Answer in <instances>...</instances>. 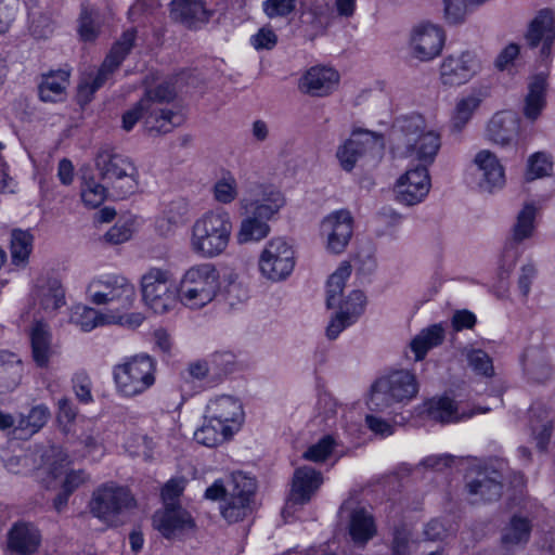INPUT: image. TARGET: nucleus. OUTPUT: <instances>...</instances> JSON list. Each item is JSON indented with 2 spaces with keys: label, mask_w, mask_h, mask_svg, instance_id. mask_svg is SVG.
<instances>
[{
  "label": "nucleus",
  "mask_w": 555,
  "mask_h": 555,
  "mask_svg": "<svg viewBox=\"0 0 555 555\" xmlns=\"http://www.w3.org/2000/svg\"><path fill=\"white\" fill-rule=\"evenodd\" d=\"M399 128L403 135L405 156L420 162V165L406 170L399 179L408 182V188L415 186L414 194L409 193L406 189L402 192L403 204L412 206L421 203L429 192L428 166L435 162L441 140L439 133L426 129L425 120L420 115L404 117L399 121Z\"/></svg>",
  "instance_id": "nucleus-1"
},
{
  "label": "nucleus",
  "mask_w": 555,
  "mask_h": 555,
  "mask_svg": "<svg viewBox=\"0 0 555 555\" xmlns=\"http://www.w3.org/2000/svg\"><path fill=\"white\" fill-rule=\"evenodd\" d=\"M285 205L282 192L271 184L249 182L245 185L240 206L245 217L241 220L236 234L238 244L260 242L270 232V221L274 220Z\"/></svg>",
  "instance_id": "nucleus-2"
},
{
  "label": "nucleus",
  "mask_w": 555,
  "mask_h": 555,
  "mask_svg": "<svg viewBox=\"0 0 555 555\" xmlns=\"http://www.w3.org/2000/svg\"><path fill=\"white\" fill-rule=\"evenodd\" d=\"M233 224L222 208L209 210L192 227L191 249L203 258H215L228 248Z\"/></svg>",
  "instance_id": "nucleus-3"
},
{
  "label": "nucleus",
  "mask_w": 555,
  "mask_h": 555,
  "mask_svg": "<svg viewBox=\"0 0 555 555\" xmlns=\"http://www.w3.org/2000/svg\"><path fill=\"white\" fill-rule=\"evenodd\" d=\"M94 162L101 181L112 189L113 196L126 198L137 192L139 171L129 157L111 147H101Z\"/></svg>",
  "instance_id": "nucleus-4"
},
{
  "label": "nucleus",
  "mask_w": 555,
  "mask_h": 555,
  "mask_svg": "<svg viewBox=\"0 0 555 555\" xmlns=\"http://www.w3.org/2000/svg\"><path fill=\"white\" fill-rule=\"evenodd\" d=\"M255 491L254 478L243 473H235L228 487H224L221 480H216L206 489L205 498L212 501L225 499L221 514L229 522H236L251 512L250 502Z\"/></svg>",
  "instance_id": "nucleus-5"
},
{
  "label": "nucleus",
  "mask_w": 555,
  "mask_h": 555,
  "mask_svg": "<svg viewBox=\"0 0 555 555\" xmlns=\"http://www.w3.org/2000/svg\"><path fill=\"white\" fill-rule=\"evenodd\" d=\"M417 392L414 374L406 370L395 371L372 385L367 406L371 411L384 412L396 403H408Z\"/></svg>",
  "instance_id": "nucleus-6"
},
{
  "label": "nucleus",
  "mask_w": 555,
  "mask_h": 555,
  "mask_svg": "<svg viewBox=\"0 0 555 555\" xmlns=\"http://www.w3.org/2000/svg\"><path fill=\"white\" fill-rule=\"evenodd\" d=\"M219 272L212 263H199L184 273L179 285L180 301L198 309L209 304L219 289Z\"/></svg>",
  "instance_id": "nucleus-7"
},
{
  "label": "nucleus",
  "mask_w": 555,
  "mask_h": 555,
  "mask_svg": "<svg viewBox=\"0 0 555 555\" xmlns=\"http://www.w3.org/2000/svg\"><path fill=\"white\" fill-rule=\"evenodd\" d=\"M155 363L147 354H139L114 367V380L126 397L143 393L155 383Z\"/></svg>",
  "instance_id": "nucleus-8"
},
{
  "label": "nucleus",
  "mask_w": 555,
  "mask_h": 555,
  "mask_svg": "<svg viewBox=\"0 0 555 555\" xmlns=\"http://www.w3.org/2000/svg\"><path fill=\"white\" fill-rule=\"evenodd\" d=\"M384 147L382 135L367 130H358L337 147L336 157L340 167L349 172L359 162L380 159Z\"/></svg>",
  "instance_id": "nucleus-9"
},
{
  "label": "nucleus",
  "mask_w": 555,
  "mask_h": 555,
  "mask_svg": "<svg viewBox=\"0 0 555 555\" xmlns=\"http://www.w3.org/2000/svg\"><path fill=\"white\" fill-rule=\"evenodd\" d=\"M134 40V29H129L121 35L120 39L113 46L109 53L104 59L96 74L93 77L89 76L79 83V101L83 103L91 101L92 95L105 85V82L112 77L113 73L120 66L122 61L129 54Z\"/></svg>",
  "instance_id": "nucleus-10"
},
{
  "label": "nucleus",
  "mask_w": 555,
  "mask_h": 555,
  "mask_svg": "<svg viewBox=\"0 0 555 555\" xmlns=\"http://www.w3.org/2000/svg\"><path fill=\"white\" fill-rule=\"evenodd\" d=\"M91 302L101 305H116V311L129 310L135 300L134 286L121 275L106 274L94 279L88 286Z\"/></svg>",
  "instance_id": "nucleus-11"
},
{
  "label": "nucleus",
  "mask_w": 555,
  "mask_h": 555,
  "mask_svg": "<svg viewBox=\"0 0 555 555\" xmlns=\"http://www.w3.org/2000/svg\"><path fill=\"white\" fill-rule=\"evenodd\" d=\"M142 296L155 313L163 314L176 307L179 287L168 271L154 268L142 278Z\"/></svg>",
  "instance_id": "nucleus-12"
},
{
  "label": "nucleus",
  "mask_w": 555,
  "mask_h": 555,
  "mask_svg": "<svg viewBox=\"0 0 555 555\" xmlns=\"http://www.w3.org/2000/svg\"><path fill=\"white\" fill-rule=\"evenodd\" d=\"M258 266L261 275L267 280L284 281L295 268V251L285 238L273 237L262 249Z\"/></svg>",
  "instance_id": "nucleus-13"
},
{
  "label": "nucleus",
  "mask_w": 555,
  "mask_h": 555,
  "mask_svg": "<svg viewBox=\"0 0 555 555\" xmlns=\"http://www.w3.org/2000/svg\"><path fill=\"white\" fill-rule=\"evenodd\" d=\"M133 505L134 499L129 489L113 482L95 490L90 502L91 513L109 525H114L116 517Z\"/></svg>",
  "instance_id": "nucleus-14"
},
{
  "label": "nucleus",
  "mask_w": 555,
  "mask_h": 555,
  "mask_svg": "<svg viewBox=\"0 0 555 555\" xmlns=\"http://www.w3.org/2000/svg\"><path fill=\"white\" fill-rule=\"evenodd\" d=\"M176 95L173 83L165 81L155 88L146 89L141 98L143 104L147 105L151 111L156 112L155 115L160 122L158 133H168L182 122V117L178 113L163 107L164 104L172 102Z\"/></svg>",
  "instance_id": "nucleus-15"
},
{
  "label": "nucleus",
  "mask_w": 555,
  "mask_h": 555,
  "mask_svg": "<svg viewBox=\"0 0 555 555\" xmlns=\"http://www.w3.org/2000/svg\"><path fill=\"white\" fill-rule=\"evenodd\" d=\"M525 39L530 49L540 47L538 57L541 62L550 60L555 41V17L552 10L543 9L538 12L529 24Z\"/></svg>",
  "instance_id": "nucleus-16"
},
{
  "label": "nucleus",
  "mask_w": 555,
  "mask_h": 555,
  "mask_svg": "<svg viewBox=\"0 0 555 555\" xmlns=\"http://www.w3.org/2000/svg\"><path fill=\"white\" fill-rule=\"evenodd\" d=\"M446 40L442 28L431 23H422L415 26L410 37L412 55L428 62L440 55Z\"/></svg>",
  "instance_id": "nucleus-17"
},
{
  "label": "nucleus",
  "mask_w": 555,
  "mask_h": 555,
  "mask_svg": "<svg viewBox=\"0 0 555 555\" xmlns=\"http://www.w3.org/2000/svg\"><path fill=\"white\" fill-rule=\"evenodd\" d=\"M480 68L481 62L473 51H464L456 56L449 55L440 65V80L444 86H461L469 81Z\"/></svg>",
  "instance_id": "nucleus-18"
},
{
  "label": "nucleus",
  "mask_w": 555,
  "mask_h": 555,
  "mask_svg": "<svg viewBox=\"0 0 555 555\" xmlns=\"http://www.w3.org/2000/svg\"><path fill=\"white\" fill-rule=\"evenodd\" d=\"M353 218L348 210H337L325 217L321 223V232L327 238V249L333 254H341L349 244L353 233Z\"/></svg>",
  "instance_id": "nucleus-19"
},
{
  "label": "nucleus",
  "mask_w": 555,
  "mask_h": 555,
  "mask_svg": "<svg viewBox=\"0 0 555 555\" xmlns=\"http://www.w3.org/2000/svg\"><path fill=\"white\" fill-rule=\"evenodd\" d=\"M488 411V408L468 409L457 404L448 397L434 398L426 403L427 416L440 424L466 421L477 413H486Z\"/></svg>",
  "instance_id": "nucleus-20"
},
{
  "label": "nucleus",
  "mask_w": 555,
  "mask_h": 555,
  "mask_svg": "<svg viewBox=\"0 0 555 555\" xmlns=\"http://www.w3.org/2000/svg\"><path fill=\"white\" fill-rule=\"evenodd\" d=\"M206 418L217 421L216 425H230L237 431L244 421L243 405L232 396H220L210 400L206 406Z\"/></svg>",
  "instance_id": "nucleus-21"
},
{
  "label": "nucleus",
  "mask_w": 555,
  "mask_h": 555,
  "mask_svg": "<svg viewBox=\"0 0 555 555\" xmlns=\"http://www.w3.org/2000/svg\"><path fill=\"white\" fill-rule=\"evenodd\" d=\"M503 464L500 467L487 466L466 483L469 495H479L480 500L491 502L498 500L503 490Z\"/></svg>",
  "instance_id": "nucleus-22"
},
{
  "label": "nucleus",
  "mask_w": 555,
  "mask_h": 555,
  "mask_svg": "<svg viewBox=\"0 0 555 555\" xmlns=\"http://www.w3.org/2000/svg\"><path fill=\"white\" fill-rule=\"evenodd\" d=\"M474 164L477 167V184L480 191L491 193L504 185V169L493 153L488 150L478 152Z\"/></svg>",
  "instance_id": "nucleus-23"
},
{
  "label": "nucleus",
  "mask_w": 555,
  "mask_h": 555,
  "mask_svg": "<svg viewBox=\"0 0 555 555\" xmlns=\"http://www.w3.org/2000/svg\"><path fill=\"white\" fill-rule=\"evenodd\" d=\"M555 423V404L535 402L529 410V426L532 439L540 451H545Z\"/></svg>",
  "instance_id": "nucleus-24"
},
{
  "label": "nucleus",
  "mask_w": 555,
  "mask_h": 555,
  "mask_svg": "<svg viewBox=\"0 0 555 555\" xmlns=\"http://www.w3.org/2000/svg\"><path fill=\"white\" fill-rule=\"evenodd\" d=\"M535 211L533 204H526L517 215L516 222L512 228V236L506 241L503 249V257L504 259L511 258V266L519 256L517 245L533 234Z\"/></svg>",
  "instance_id": "nucleus-25"
},
{
  "label": "nucleus",
  "mask_w": 555,
  "mask_h": 555,
  "mask_svg": "<svg viewBox=\"0 0 555 555\" xmlns=\"http://www.w3.org/2000/svg\"><path fill=\"white\" fill-rule=\"evenodd\" d=\"M41 534L30 522L16 521L7 534L8 548L20 555H33L39 548Z\"/></svg>",
  "instance_id": "nucleus-26"
},
{
  "label": "nucleus",
  "mask_w": 555,
  "mask_h": 555,
  "mask_svg": "<svg viewBox=\"0 0 555 555\" xmlns=\"http://www.w3.org/2000/svg\"><path fill=\"white\" fill-rule=\"evenodd\" d=\"M520 129V119L511 111L494 114L488 124V138L495 144L506 146L516 143Z\"/></svg>",
  "instance_id": "nucleus-27"
},
{
  "label": "nucleus",
  "mask_w": 555,
  "mask_h": 555,
  "mask_svg": "<svg viewBox=\"0 0 555 555\" xmlns=\"http://www.w3.org/2000/svg\"><path fill=\"white\" fill-rule=\"evenodd\" d=\"M323 482L320 472L313 467L304 466L295 470L292 489L289 493V502L297 505L308 503L312 495L318 491Z\"/></svg>",
  "instance_id": "nucleus-28"
},
{
  "label": "nucleus",
  "mask_w": 555,
  "mask_h": 555,
  "mask_svg": "<svg viewBox=\"0 0 555 555\" xmlns=\"http://www.w3.org/2000/svg\"><path fill=\"white\" fill-rule=\"evenodd\" d=\"M339 74L325 66L311 67L300 79L299 88L312 96H325L338 85Z\"/></svg>",
  "instance_id": "nucleus-29"
},
{
  "label": "nucleus",
  "mask_w": 555,
  "mask_h": 555,
  "mask_svg": "<svg viewBox=\"0 0 555 555\" xmlns=\"http://www.w3.org/2000/svg\"><path fill=\"white\" fill-rule=\"evenodd\" d=\"M154 524L157 530L167 539L194 527V521L189 512L179 505L165 506L164 512L155 514Z\"/></svg>",
  "instance_id": "nucleus-30"
},
{
  "label": "nucleus",
  "mask_w": 555,
  "mask_h": 555,
  "mask_svg": "<svg viewBox=\"0 0 555 555\" xmlns=\"http://www.w3.org/2000/svg\"><path fill=\"white\" fill-rule=\"evenodd\" d=\"M29 339L33 361L38 367H48L54 354L49 325L41 320H36L30 327Z\"/></svg>",
  "instance_id": "nucleus-31"
},
{
  "label": "nucleus",
  "mask_w": 555,
  "mask_h": 555,
  "mask_svg": "<svg viewBox=\"0 0 555 555\" xmlns=\"http://www.w3.org/2000/svg\"><path fill=\"white\" fill-rule=\"evenodd\" d=\"M35 301L46 317H53L60 308L66 305L62 283L55 278L42 281L37 286Z\"/></svg>",
  "instance_id": "nucleus-32"
},
{
  "label": "nucleus",
  "mask_w": 555,
  "mask_h": 555,
  "mask_svg": "<svg viewBox=\"0 0 555 555\" xmlns=\"http://www.w3.org/2000/svg\"><path fill=\"white\" fill-rule=\"evenodd\" d=\"M170 7L172 18L190 28L207 23L211 16L204 0H171Z\"/></svg>",
  "instance_id": "nucleus-33"
},
{
  "label": "nucleus",
  "mask_w": 555,
  "mask_h": 555,
  "mask_svg": "<svg viewBox=\"0 0 555 555\" xmlns=\"http://www.w3.org/2000/svg\"><path fill=\"white\" fill-rule=\"evenodd\" d=\"M69 70L55 69L41 75L38 85V95L42 102L56 103L66 96V89L69 85Z\"/></svg>",
  "instance_id": "nucleus-34"
},
{
  "label": "nucleus",
  "mask_w": 555,
  "mask_h": 555,
  "mask_svg": "<svg viewBox=\"0 0 555 555\" xmlns=\"http://www.w3.org/2000/svg\"><path fill=\"white\" fill-rule=\"evenodd\" d=\"M547 82L544 75L539 74L528 83V93L525 98L522 114L531 122L535 121L546 106Z\"/></svg>",
  "instance_id": "nucleus-35"
},
{
  "label": "nucleus",
  "mask_w": 555,
  "mask_h": 555,
  "mask_svg": "<svg viewBox=\"0 0 555 555\" xmlns=\"http://www.w3.org/2000/svg\"><path fill=\"white\" fill-rule=\"evenodd\" d=\"M522 369L529 380L537 384L547 382L552 376V367L546 354L534 347L528 348L521 360Z\"/></svg>",
  "instance_id": "nucleus-36"
},
{
  "label": "nucleus",
  "mask_w": 555,
  "mask_h": 555,
  "mask_svg": "<svg viewBox=\"0 0 555 555\" xmlns=\"http://www.w3.org/2000/svg\"><path fill=\"white\" fill-rule=\"evenodd\" d=\"M532 525L530 519L514 515L509 522L503 528L501 543L507 551L515 546L525 545L530 539Z\"/></svg>",
  "instance_id": "nucleus-37"
},
{
  "label": "nucleus",
  "mask_w": 555,
  "mask_h": 555,
  "mask_svg": "<svg viewBox=\"0 0 555 555\" xmlns=\"http://www.w3.org/2000/svg\"><path fill=\"white\" fill-rule=\"evenodd\" d=\"M349 533L356 543L364 544L376 534L373 516L364 507H356L349 514Z\"/></svg>",
  "instance_id": "nucleus-38"
},
{
  "label": "nucleus",
  "mask_w": 555,
  "mask_h": 555,
  "mask_svg": "<svg viewBox=\"0 0 555 555\" xmlns=\"http://www.w3.org/2000/svg\"><path fill=\"white\" fill-rule=\"evenodd\" d=\"M446 337V330L441 323L433 324L423 328L411 341V350L415 354V360L421 361L425 358L428 350L441 345Z\"/></svg>",
  "instance_id": "nucleus-39"
},
{
  "label": "nucleus",
  "mask_w": 555,
  "mask_h": 555,
  "mask_svg": "<svg viewBox=\"0 0 555 555\" xmlns=\"http://www.w3.org/2000/svg\"><path fill=\"white\" fill-rule=\"evenodd\" d=\"M23 363L16 354L0 352V393L15 389L21 383Z\"/></svg>",
  "instance_id": "nucleus-40"
},
{
  "label": "nucleus",
  "mask_w": 555,
  "mask_h": 555,
  "mask_svg": "<svg viewBox=\"0 0 555 555\" xmlns=\"http://www.w3.org/2000/svg\"><path fill=\"white\" fill-rule=\"evenodd\" d=\"M109 313H102L94 308L77 305L73 308L70 322L78 326L82 332L92 330L112 323Z\"/></svg>",
  "instance_id": "nucleus-41"
},
{
  "label": "nucleus",
  "mask_w": 555,
  "mask_h": 555,
  "mask_svg": "<svg viewBox=\"0 0 555 555\" xmlns=\"http://www.w3.org/2000/svg\"><path fill=\"white\" fill-rule=\"evenodd\" d=\"M189 214V204L184 198L171 201L164 209L163 217L157 221V229L162 234H167L173 228L183 224Z\"/></svg>",
  "instance_id": "nucleus-42"
},
{
  "label": "nucleus",
  "mask_w": 555,
  "mask_h": 555,
  "mask_svg": "<svg viewBox=\"0 0 555 555\" xmlns=\"http://www.w3.org/2000/svg\"><path fill=\"white\" fill-rule=\"evenodd\" d=\"M216 423L217 421L205 417L202 427L194 433V440L205 447L214 448L232 437L233 433L230 425L220 424L218 426Z\"/></svg>",
  "instance_id": "nucleus-43"
},
{
  "label": "nucleus",
  "mask_w": 555,
  "mask_h": 555,
  "mask_svg": "<svg viewBox=\"0 0 555 555\" xmlns=\"http://www.w3.org/2000/svg\"><path fill=\"white\" fill-rule=\"evenodd\" d=\"M155 114L156 112L151 111L147 105L143 104V100L141 99L133 107L124 113L122 128L126 131H130L141 118H144L145 127L149 131L158 133L160 122Z\"/></svg>",
  "instance_id": "nucleus-44"
},
{
  "label": "nucleus",
  "mask_w": 555,
  "mask_h": 555,
  "mask_svg": "<svg viewBox=\"0 0 555 555\" xmlns=\"http://www.w3.org/2000/svg\"><path fill=\"white\" fill-rule=\"evenodd\" d=\"M351 267L348 263H343L338 269L328 278L326 285V307L332 309L343 304L340 296L345 288L347 279L350 276Z\"/></svg>",
  "instance_id": "nucleus-45"
},
{
  "label": "nucleus",
  "mask_w": 555,
  "mask_h": 555,
  "mask_svg": "<svg viewBox=\"0 0 555 555\" xmlns=\"http://www.w3.org/2000/svg\"><path fill=\"white\" fill-rule=\"evenodd\" d=\"M33 235L28 231L14 230L11 236V258L15 266L26 264L33 249Z\"/></svg>",
  "instance_id": "nucleus-46"
},
{
  "label": "nucleus",
  "mask_w": 555,
  "mask_h": 555,
  "mask_svg": "<svg viewBox=\"0 0 555 555\" xmlns=\"http://www.w3.org/2000/svg\"><path fill=\"white\" fill-rule=\"evenodd\" d=\"M107 186L105 183L98 182L93 177H82L81 199L89 208L99 207L107 197Z\"/></svg>",
  "instance_id": "nucleus-47"
},
{
  "label": "nucleus",
  "mask_w": 555,
  "mask_h": 555,
  "mask_svg": "<svg viewBox=\"0 0 555 555\" xmlns=\"http://www.w3.org/2000/svg\"><path fill=\"white\" fill-rule=\"evenodd\" d=\"M480 100L476 96H467L457 102L451 120L450 130L453 134H460L479 106Z\"/></svg>",
  "instance_id": "nucleus-48"
},
{
  "label": "nucleus",
  "mask_w": 555,
  "mask_h": 555,
  "mask_svg": "<svg viewBox=\"0 0 555 555\" xmlns=\"http://www.w3.org/2000/svg\"><path fill=\"white\" fill-rule=\"evenodd\" d=\"M50 415V411L44 404L36 405L26 416L21 417L17 428L31 436L46 425Z\"/></svg>",
  "instance_id": "nucleus-49"
},
{
  "label": "nucleus",
  "mask_w": 555,
  "mask_h": 555,
  "mask_svg": "<svg viewBox=\"0 0 555 555\" xmlns=\"http://www.w3.org/2000/svg\"><path fill=\"white\" fill-rule=\"evenodd\" d=\"M553 162L551 156L544 152L532 154L527 164L526 180L532 181L539 178L547 177L552 173Z\"/></svg>",
  "instance_id": "nucleus-50"
},
{
  "label": "nucleus",
  "mask_w": 555,
  "mask_h": 555,
  "mask_svg": "<svg viewBox=\"0 0 555 555\" xmlns=\"http://www.w3.org/2000/svg\"><path fill=\"white\" fill-rule=\"evenodd\" d=\"M214 198L221 204H230L237 196V183L235 178L225 172L216 181L212 188Z\"/></svg>",
  "instance_id": "nucleus-51"
},
{
  "label": "nucleus",
  "mask_w": 555,
  "mask_h": 555,
  "mask_svg": "<svg viewBox=\"0 0 555 555\" xmlns=\"http://www.w3.org/2000/svg\"><path fill=\"white\" fill-rule=\"evenodd\" d=\"M469 366L477 373L486 377L494 374L492 359L481 349H470L466 354Z\"/></svg>",
  "instance_id": "nucleus-52"
},
{
  "label": "nucleus",
  "mask_w": 555,
  "mask_h": 555,
  "mask_svg": "<svg viewBox=\"0 0 555 555\" xmlns=\"http://www.w3.org/2000/svg\"><path fill=\"white\" fill-rule=\"evenodd\" d=\"M234 354L231 352H215L208 359L211 376L216 379H222L225 375L231 373L234 367Z\"/></svg>",
  "instance_id": "nucleus-53"
},
{
  "label": "nucleus",
  "mask_w": 555,
  "mask_h": 555,
  "mask_svg": "<svg viewBox=\"0 0 555 555\" xmlns=\"http://www.w3.org/2000/svg\"><path fill=\"white\" fill-rule=\"evenodd\" d=\"M411 531L405 525H398L393 528L390 544L392 555H411Z\"/></svg>",
  "instance_id": "nucleus-54"
},
{
  "label": "nucleus",
  "mask_w": 555,
  "mask_h": 555,
  "mask_svg": "<svg viewBox=\"0 0 555 555\" xmlns=\"http://www.w3.org/2000/svg\"><path fill=\"white\" fill-rule=\"evenodd\" d=\"M366 304V297L362 291H352L347 299L340 305V309L344 312H348V315L352 317L356 321L363 313Z\"/></svg>",
  "instance_id": "nucleus-55"
},
{
  "label": "nucleus",
  "mask_w": 555,
  "mask_h": 555,
  "mask_svg": "<svg viewBox=\"0 0 555 555\" xmlns=\"http://www.w3.org/2000/svg\"><path fill=\"white\" fill-rule=\"evenodd\" d=\"M334 444V439L331 436H325L319 442L309 447L304 453V457L312 462H322L332 453Z\"/></svg>",
  "instance_id": "nucleus-56"
},
{
  "label": "nucleus",
  "mask_w": 555,
  "mask_h": 555,
  "mask_svg": "<svg viewBox=\"0 0 555 555\" xmlns=\"http://www.w3.org/2000/svg\"><path fill=\"white\" fill-rule=\"evenodd\" d=\"M91 379L85 371L77 372L73 377V389L77 399L82 403H90L93 401L91 393Z\"/></svg>",
  "instance_id": "nucleus-57"
},
{
  "label": "nucleus",
  "mask_w": 555,
  "mask_h": 555,
  "mask_svg": "<svg viewBox=\"0 0 555 555\" xmlns=\"http://www.w3.org/2000/svg\"><path fill=\"white\" fill-rule=\"evenodd\" d=\"M356 323V320L352 319V317L348 315V312H344L341 309L339 312H337L328 322V325L326 326V337L330 340L336 339L339 334Z\"/></svg>",
  "instance_id": "nucleus-58"
},
{
  "label": "nucleus",
  "mask_w": 555,
  "mask_h": 555,
  "mask_svg": "<svg viewBox=\"0 0 555 555\" xmlns=\"http://www.w3.org/2000/svg\"><path fill=\"white\" fill-rule=\"evenodd\" d=\"M296 0H266L263 12L269 18L286 16L295 10Z\"/></svg>",
  "instance_id": "nucleus-59"
},
{
  "label": "nucleus",
  "mask_w": 555,
  "mask_h": 555,
  "mask_svg": "<svg viewBox=\"0 0 555 555\" xmlns=\"http://www.w3.org/2000/svg\"><path fill=\"white\" fill-rule=\"evenodd\" d=\"M444 18L449 24H460L466 15L465 0H443Z\"/></svg>",
  "instance_id": "nucleus-60"
},
{
  "label": "nucleus",
  "mask_w": 555,
  "mask_h": 555,
  "mask_svg": "<svg viewBox=\"0 0 555 555\" xmlns=\"http://www.w3.org/2000/svg\"><path fill=\"white\" fill-rule=\"evenodd\" d=\"M185 487L184 478L170 479L162 490L165 506L177 505L176 500L181 495Z\"/></svg>",
  "instance_id": "nucleus-61"
},
{
  "label": "nucleus",
  "mask_w": 555,
  "mask_h": 555,
  "mask_svg": "<svg viewBox=\"0 0 555 555\" xmlns=\"http://www.w3.org/2000/svg\"><path fill=\"white\" fill-rule=\"evenodd\" d=\"M538 275V269L532 262L525 263L520 268L518 276V288L524 297L530 293L531 285Z\"/></svg>",
  "instance_id": "nucleus-62"
},
{
  "label": "nucleus",
  "mask_w": 555,
  "mask_h": 555,
  "mask_svg": "<svg viewBox=\"0 0 555 555\" xmlns=\"http://www.w3.org/2000/svg\"><path fill=\"white\" fill-rule=\"evenodd\" d=\"M18 9V0H0V34H3L14 21Z\"/></svg>",
  "instance_id": "nucleus-63"
},
{
  "label": "nucleus",
  "mask_w": 555,
  "mask_h": 555,
  "mask_svg": "<svg viewBox=\"0 0 555 555\" xmlns=\"http://www.w3.org/2000/svg\"><path fill=\"white\" fill-rule=\"evenodd\" d=\"M79 34L82 40L92 41L99 34L98 26L92 15L85 11L80 15Z\"/></svg>",
  "instance_id": "nucleus-64"
}]
</instances>
